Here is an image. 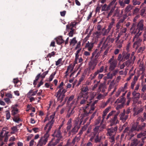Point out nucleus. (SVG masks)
<instances>
[{
    "instance_id": "1a4fd4ad",
    "label": "nucleus",
    "mask_w": 146,
    "mask_h": 146,
    "mask_svg": "<svg viewBox=\"0 0 146 146\" xmlns=\"http://www.w3.org/2000/svg\"><path fill=\"white\" fill-rule=\"evenodd\" d=\"M142 141V140L141 141L137 139H134L132 140L130 146H143L144 144Z\"/></svg>"
},
{
    "instance_id": "39448f33",
    "label": "nucleus",
    "mask_w": 146,
    "mask_h": 146,
    "mask_svg": "<svg viewBox=\"0 0 146 146\" xmlns=\"http://www.w3.org/2000/svg\"><path fill=\"white\" fill-rule=\"evenodd\" d=\"M74 25L71 23L66 25V30L69 32L68 35L70 37H72L76 32V30L73 28Z\"/></svg>"
},
{
    "instance_id": "3c124183",
    "label": "nucleus",
    "mask_w": 146,
    "mask_h": 146,
    "mask_svg": "<svg viewBox=\"0 0 146 146\" xmlns=\"http://www.w3.org/2000/svg\"><path fill=\"white\" fill-rule=\"evenodd\" d=\"M58 138L56 140L55 142L53 143V146H54L55 145H56L57 143H58L60 140H61L62 138Z\"/></svg>"
},
{
    "instance_id": "4d7b16f0",
    "label": "nucleus",
    "mask_w": 146,
    "mask_h": 146,
    "mask_svg": "<svg viewBox=\"0 0 146 146\" xmlns=\"http://www.w3.org/2000/svg\"><path fill=\"white\" fill-rule=\"evenodd\" d=\"M127 122H126L124 124H123V125L121 127H120L119 128V130L120 131H122L124 128L125 127V128L126 127H127Z\"/></svg>"
},
{
    "instance_id": "79ce46f5",
    "label": "nucleus",
    "mask_w": 146,
    "mask_h": 146,
    "mask_svg": "<svg viewBox=\"0 0 146 146\" xmlns=\"http://www.w3.org/2000/svg\"><path fill=\"white\" fill-rule=\"evenodd\" d=\"M141 0H133V4L134 5H139L141 2L140 1Z\"/></svg>"
},
{
    "instance_id": "cd10ccee",
    "label": "nucleus",
    "mask_w": 146,
    "mask_h": 146,
    "mask_svg": "<svg viewBox=\"0 0 146 146\" xmlns=\"http://www.w3.org/2000/svg\"><path fill=\"white\" fill-rule=\"evenodd\" d=\"M106 88L105 84L104 83H101L99 87L98 91H102V92L104 93Z\"/></svg>"
},
{
    "instance_id": "2eb2a0df",
    "label": "nucleus",
    "mask_w": 146,
    "mask_h": 146,
    "mask_svg": "<svg viewBox=\"0 0 146 146\" xmlns=\"http://www.w3.org/2000/svg\"><path fill=\"white\" fill-rule=\"evenodd\" d=\"M110 125L111 126L115 125L119 123V121L116 117H114L110 121Z\"/></svg>"
},
{
    "instance_id": "20e7f679",
    "label": "nucleus",
    "mask_w": 146,
    "mask_h": 146,
    "mask_svg": "<svg viewBox=\"0 0 146 146\" xmlns=\"http://www.w3.org/2000/svg\"><path fill=\"white\" fill-rule=\"evenodd\" d=\"M49 137L48 132L46 131V133L42 137L38 142V146H43L48 141V138Z\"/></svg>"
},
{
    "instance_id": "412c9836",
    "label": "nucleus",
    "mask_w": 146,
    "mask_h": 146,
    "mask_svg": "<svg viewBox=\"0 0 146 146\" xmlns=\"http://www.w3.org/2000/svg\"><path fill=\"white\" fill-rule=\"evenodd\" d=\"M110 63V65L109 68V70L110 71H113L116 67L117 62L116 61L113 60Z\"/></svg>"
},
{
    "instance_id": "5fc2aeb1",
    "label": "nucleus",
    "mask_w": 146,
    "mask_h": 146,
    "mask_svg": "<svg viewBox=\"0 0 146 146\" xmlns=\"http://www.w3.org/2000/svg\"><path fill=\"white\" fill-rule=\"evenodd\" d=\"M65 96V94H62L61 95V96H60V99H58V98H57V100L58 101L60 100V102H62Z\"/></svg>"
},
{
    "instance_id": "6e6552de",
    "label": "nucleus",
    "mask_w": 146,
    "mask_h": 146,
    "mask_svg": "<svg viewBox=\"0 0 146 146\" xmlns=\"http://www.w3.org/2000/svg\"><path fill=\"white\" fill-rule=\"evenodd\" d=\"M8 132H6L5 131L3 130L0 133V141H2L3 138L5 137L4 141L5 142H7L8 138Z\"/></svg>"
},
{
    "instance_id": "8fccbe9b",
    "label": "nucleus",
    "mask_w": 146,
    "mask_h": 146,
    "mask_svg": "<svg viewBox=\"0 0 146 146\" xmlns=\"http://www.w3.org/2000/svg\"><path fill=\"white\" fill-rule=\"evenodd\" d=\"M101 120V117L100 116L98 117V118L96 120L95 123V125H98L100 122Z\"/></svg>"
},
{
    "instance_id": "aec40b11",
    "label": "nucleus",
    "mask_w": 146,
    "mask_h": 146,
    "mask_svg": "<svg viewBox=\"0 0 146 146\" xmlns=\"http://www.w3.org/2000/svg\"><path fill=\"white\" fill-rule=\"evenodd\" d=\"M137 139L140 140L141 141L142 140L143 143L144 144L145 141L146 140V137L143 136L142 133L138 134L137 135Z\"/></svg>"
},
{
    "instance_id": "864d4df0",
    "label": "nucleus",
    "mask_w": 146,
    "mask_h": 146,
    "mask_svg": "<svg viewBox=\"0 0 146 146\" xmlns=\"http://www.w3.org/2000/svg\"><path fill=\"white\" fill-rule=\"evenodd\" d=\"M121 26V23L118 22L116 25V30L117 31H119V29H120Z\"/></svg>"
},
{
    "instance_id": "e433bc0d",
    "label": "nucleus",
    "mask_w": 146,
    "mask_h": 146,
    "mask_svg": "<svg viewBox=\"0 0 146 146\" xmlns=\"http://www.w3.org/2000/svg\"><path fill=\"white\" fill-rule=\"evenodd\" d=\"M110 44L107 42V41L105 40L101 48L102 50L105 49Z\"/></svg>"
},
{
    "instance_id": "393cba45",
    "label": "nucleus",
    "mask_w": 146,
    "mask_h": 146,
    "mask_svg": "<svg viewBox=\"0 0 146 146\" xmlns=\"http://www.w3.org/2000/svg\"><path fill=\"white\" fill-rule=\"evenodd\" d=\"M96 104V102H94L92 103H88V104H89V106L87 108V110H89V109L90 108V109L89 110V113H91L92 112L91 111H93L95 109L94 105Z\"/></svg>"
},
{
    "instance_id": "f704fd0d",
    "label": "nucleus",
    "mask_w": 146,
    "mask_h": 146,
    "mask_svg": "<svg viewBox=\"0 0 146 146\" xmlns=\"http://www.w3.org/2000/svg\"><path fill=\"white\" fill-rule=\"evenodd\" d=\"M102 32L100 31H98L94 33V35L96 38H98L101 37V35L102 34Z\"/></svg>"
},
{
    "instance_id": "ddd939ff",
    "label": "nucleus",
    "mask_w": 146,
    "mask_h": 146,
    "mask_svg": "<svg viewBox=\"0 0 146 146\" xmlns=\"http://www.w3.org/2000/svg\"><path fill=\"white\" fill-rule=\"evenodd\" d=\"M54 117H53L52 118L51 120L50 121L48 122V123L45 126L44 128V130H46L48 127V129L46 131V132H47L49 133V131L51 129V128H52L53 126V125L54 122Z\"/></svg>"
},
{
    "instance_id": "9b49d317",
    "label": "nucleus",
    "mask_w": 146,
    "mask_h": 146,
    "mask_svg": "<svg viewBox=\"0 0 146 146\" xmlns=\"http://www.w3.org/2000/svg\"><path fill=\"white\" fill-rule=\"evenodd\" d=\"M141 32L140 33V34L139 35H138V33H137L134 37L133 40V41H134L135 39H136V40L137 41L134 43V45H135L136 46L135 49L136 50L139 47L140 42L141 41V40L139 38V36L141 35Z\"/></svg>"
},
{
    "instance_id": "680f3d73",
    "label": "nucleus",
    "mask_w": 146,
    "mask_h": 146,
    "mask_svg": "<svg viewBox=\"0 0 146 146\" xmlns=\"http://www.w3.org/2000/svg\"><path fill=\"white\" fill-rule=\"evenodd\" d=\"M90 32L87 35L84 39L83 40L84 42H86L87 40L88 39V38L90 36Z\"/></svg>"
},
{
    "instance_id": "4be33fe9",
    "label": "nucleus",
    "mask_w": 146,
    "mask_h": 146,
    "mask_svg": "<svg viewBox=\"0 0 146 146\" xmlns=\"http://www.w3.org/2000/svg\"><path fill=\"white\" fill-rule=\"evenodd\" d=\"M74 112V108H69L67 111L66 117L69 118L70 116L73 115Z\"/></svg>"
},
{
    "instance_id": "7c9ffc66",
    "label": "nucleus",
    "mask_w": 146,
    "mask_h": 146,
    "mask_svg": "<svg viewBox=\"0 0 146 146\" xmlns=\"http://www.w3.org/2000/svg\"><path fill=\"white\" fill-rule=\"evenodd\" d=\"M110 108V107H108V108H106L103 112V114L102 115V118H103L102 121L105 118V117L106 115L107 114L108 112L109 111V110Z\"/></svg>"
},
{
    "instance_id": "c9c22d12",
    "label": "nucleus",
    "mask_w": 146,
    "mask_h": 146,
    "mask_svg": "<svg viewBox=\"0 0 146 146\" xmlns=\"http://www.w3.org/2000/svg\"><path fill=\"white\" fill-rule=\"evenodd\" d=\"M103 121H102L100 123V125L99 126V132L102 131L103 130V129L106 127V126L104 124H102Z\"/></svg>"
},
{
    "instance_id": "a18cd8bd",
    "label": "nucleus",
    "mask_w": 146,
    "mask_h": 146,
    "mask_svg": "<svg viewBox=\"0 0 146 146\" xmlns=\"http://www.w3.org/2000/svg\"><path fill=\"white\" fill-rule=\"evenodd\" d=\"M124 105V104H123V103L119 104L117 105L116 108V109L117 110H118L119 109L122 108L123 107Z\"/></svg>"
},
{
    "instance_id": "9d476101",
    "label": "nucleus",
    "mask_w": 146,
    "mask_h": 146,
    "mask_svg": "<svg viewBox=\"0 0 146 146\" xmlns=\"http://www.w3.org/2000/svg\"><path fill=\"white\" fill-rule=\"evenodd\" d=\"M76 125H74V127H73L71 131H69V133H68V136L69 137L71 135H73L75 134L78 132L80 128V127L77 124V123H76Z\"/></svg>"
},
{
    "instance_id": "774afa93",
    "label": "nucleus",
    "mask_w": 146,
    "mask_h": 146,
    "mask_svg": "<svg viewBox=\"0 0 146 146\" xmlns=\"http://www.w3.org/2000/svg\"><path fill=\"white\" fill-rule=\"evenodd\" d=\"M66 13V11H62L60 12L61 16L62 17H64Z\"/></svg>"
},
{
    "instance_id": "58836bf2",
    "label": "nucleus",
    "mask_w": 146,
    "mask_h": 146,
    "mask_svg": "<svg viewBox=\"0 0 146 146\" xmlns=\"http://www.w3.org/2000/svg\"><path fill=\"white\" fill-rule=\"evenodd\" d=\"M56 71H55L54 72H53L52 73V74L50 75V77H49V80H48V81L49 82H50L52 80H53V78H54V76L56 74Z\"/></svg>"
},
{
    "instance_id": "338daca9",
    "label": "nucleus",
    "mask_w": 146,
    "mask_h": 146,
    "mask_svg": "<svg viewBox=\"0 0 146 146\" xmlns=\"http://www.w3.org/2000/svg\"><path fill=\"white\" fill-rule=\"evenodd\" d=\"M63 85L64 82H61L59 85L58 87H57V89L58 88H62L63 89V88L62 87V86Z\"/></svg>"
},
{
    "instance_id": "e2e57ef3",
    "label": "nucleus",
    "mask_w": 146,
    "mask_h": 146,
    "mask_svg": "<svg viewBox=\"0 0 146 146\" xmlns=\"http://www.w3.org/2000/svg\"><path fill=\"white\" fill-rule=\"evenodd\" d=\"M86 100L85 99H82L81 100L80 102V104H84L86 103Z\"/></svg>"
},
{
    "instance_id": "423d86ee",
    "label": "nucleus",
    "mask_w": 146,
    "mask_h": 146,
    "mask_svg": "<svg viewBox=\"0 0 146 146\" xmlns=\"http://www.w3.org/2000/svg\"><path fill=\"white\" fill-rule=\"evenodd\" d=\"M18 106L17 104L13 106L12 107L11 111V115L14 116L13 120L14 121L17 122H18V117H15V115L18 112V110L17 107Z\"/></svg>"
},
{
    "instance_id": "2f4dec72",
    "label": "nucleus",
    "mask_w": 146,
    "mask_h": 146,
    "mask_svg": "<svg viewBox=\"0 0 146 146\" xmlns=\"http://www.w3.org/2000/svg\"><path fill=\"white\" fill-rule=\"evenodd\" d=\"M77 42V41L76 40V38L74 37L72 39L70 40V45L74 46Z\"/></svg>"
},
{
    "instance_id": "052dcab7",
    "label": "nucleus",
    "mask_w": 146,
    "mask_h": 146,
    "mask_svg": "<svg viewBox=\"0 0 146 146\" xmlns=\"http://www.w3.org/2000/svg\"><path fill=\"white\" fill-rule=\"evenodd\" d=\"M113 76L112 74H110V73H108L107 75V77L108 79H112L113 78Z\"/></svg>"
},
{
    "instance_id": "6ab92c4d",
    "label": "nucleus",
    "mask_w": 146,
    "mask_h": 146,
    "mask_svg": "<svg viewBox=\"0 0 146 146\" xmlns=\"http://www.w3.org/2000/svg\"><path fill=\"white\" fill-rule=\"evenodd\" d=\"M94 46V43L92 42H89V41L86 43L85 46V47L87 48L88 50L89 51H91L93 48Z\"/></svg>"
},
{
    "instance_id": "a19ab883",
    "label": "nucleus",
    "mask_w": 146,
    "mask_h": 146,
    "mask_svg": "<svg viewBox=\"0 0 146 146\" xmlns=\"http://www.w3.org/2000/svg\"><path fill=\"white\" fill-rule=\"evenodd\" d=\"M132 9V7L131 5L127 6L125 9V13L129 12Z\"/></svg>"
},
{
    "instance_id": "a878e982",
    "label": "nucleus",
    "mask_w": 146,
    "mask_h": 146,
    "mask_svg": "<svg viewBox=\"0 0 146 146\" xmlns=\"http://www.w3.org/2000/svg\"><path fill=\"white\" fill-rule=\"evenodd\" d=\"M54 135L57 138H62L61 131L59 130H56L54 132V134L52 135V136Z\"/></svg>"
},
{
    "instance_id": "49530a36",
    "label": "nucleus",
    "mask_w": 146,
    "mask_h": 146,
    "mask_svg": "<svg viewBox=\"0 0 146 146\" xmlns=\"http://www.w3.org/2000/svg\"><path fill=\"white\" fill-rule=\"evenodd\" d=\"M84 76H82L79 79V81L77 84V85L78 86H79L81 84V82H82L84 80Z\"/></svg>"
},
{
    "instance_id": "dca6fc26",
    "label": "nucleus",
    "mask_w": 146,
    "mask_h": 146,
    "mask_svg": "<svg viewBox=\"0 0 146 146\" xmlns=\"http://www.w3.org/2000/svg\"><path fill=\"white\" fill-rule=\"evenodd\" d=\"M80 90L81 92L83 93H87V95H88L89 94L88 92L89 90V89L87 85H83L81 87Z\"/></svg>"
},
{
    "instance_id": "de8ad7c7",
    "label": "nucleus",
    "mask_w": 146,
    "mask_h": 146,
    "mask_svg": "<svg viewBox=\"0 0 146 146\" xmlns=\"http://www.w3.org/2000/svg\"><path fill=\"white\" fill-rule=\"evenodd\" d=\"M35 95V94H34V92H33V90H30L27 94L28 96L29 97L34 96Z\"/></svg>"
},
{
    "instance_id": "69168bd1",
    "label": "nucleus",
    "mask_w": 146,
    "mask_h": 146,
    "mask_svg": "<svg viewBox=\"0 0 146 146\" xmlns=\"http://www.w3.org/2000/svg\"><path fill=\"white\" fill-rule=\"evenodd\" d=\"M96 135L94 133L93 135L91 137V138L89 140V141H91V142H93L94 141V138Z\"/></svg>"
},
{
    "instance_id": "f8f14e48",
    "label": "nucleus",
    "mask_w": 146,
    "mask_h": 146,
    "mask_svg": "<svg viewBox=\"0 0 146 146\" xmlns=\"http://www.w3.org/2000/svg\"><path fill=\"white\" fill-rule=\"evenodd\" d=\"M133 125H136V131L142 130L145 127L146 125L144 123H141L140 125L139 124L138 122H136L133 123Z\"/></svg>"
},
{
    "instance_id": "c756f323",
    "label": "nucleus",
    "mask_w": 146,
    "mask_h": 146,
    "mask_svg": "<svg viewBox=\"0 0 146 146\" xmlns=\"http://www.w3.org/2000/svg\"><path fill=\"white\" fill-rule=\"evenodd\" d=\"M80 137H77L76 136L72 140V142L70 144L71 145L73 146L76 141L78 142L80 139Z\"/></svg>"
},
{
    "instance_id": "473e14b6",
    "label": "nucleus",
    "mask_w": 146,
    "mask_h": 146,
    "mask_svg": "<svg viewBox=\"0 0 146 146\" xmlns=\"http://www.w3.org/2000/svg\"><path fill=\"white\" fill-rule=\"evenodd\" d=\"M101 139V137L99 136V134H97L95 137L94 141L96 143H99L100 142Z\"/></svg>"
},
{
    "instance_id": "7ed1b4c3",
    "label": "nucleus",
    "mask_w": 146,
    "mask_h": 146,
    "mask_svg": "<svg viewBox=\"0 0 146 146\" xmlns=\"http://www.w3.org/2000/svg\"><path fill=\"white\" fill-rule=\"evenodd\" d=\"M100 52L97 49H96L92 53V56L91 59L92 62L96 65L99 59V56H100Z\"/></svg>"
},
{
    "instance_id": "6e6d98bb",
    "label": "nucleus",
    "mask_w": 146,
    "mask_h": 146,
    "mask_svg": "<svg viewBox=\"0 0 146 146\" xmlns=\"http://www.w3.org/2000/svg\"><path fill=\"white\" fill-rule=\"evenodd\" d=\"M62 58H60L58 59V60L56 62V65L58 66L60 64L62 61Z\"/></svg>"
},
{
    "instance_id": "f03ea898",
    "label": "nucleus",
    "mask_w": 146,
    "mask_h": 146,
    "mask_svg": "<svg viewBox=\"0 0 146 146\" xmlns=\"http://www.w3.org/2000/svg\"><path fill=\"white\" fill-rule=\"evenodd\" d=\"M136 125L133 124L130 129L129 127H127L123 131V133H126V135H129L131 137H133L135 134V132L136 131Z\"/></svg>"
},
{
    "instance_id": "0e129e2a",
    "label": "nucleus",
    "mask_w": 146,
    "mask_h": 146,
    "mask_svg": "<svg viewBox=\"0 0 146 146\" xmlns=\"http://www.w3.org/2000/svg\"><path fill=\"white\" fill-rule=\"evenodd\" d=\"M118 70L117 69L113 70L111 73L113 76H115L118 73Z\"/></svg>"
},
{
    "instance_id": "37998d69",
    "label": "nucleus",
    "mask_w": 146,
    "mask_h": 146,
    "mask_svg": "<svg viewBox=\"0 0 146 146\" xmlns=\"http://www.w3.org/2000/svg\"><path fill=\"white\" fill-rule=\"evenodd\" d=\"M55 52L52 51L51 53H48L46 56L47 58H51L52 56H54L55 55Z\"/></svg>"
},
{
    "instance_id": "c85d7f7f",
    "label": "nucleus",
    "mask_w": 146,
    "mask_h": 146,
    "mask_svg": "<svg viewBox=\"0 0 146 146\" xmlns=\"http://www.w3.org/2000/svg\"><path fill=\"white\" fill-rule=\"evenodd\" d=\"M126 98L125 97H120L118 98L115 102V103H119L125 104Z\"/></svg>"
},
{
    "instance_id": "f257e3e1",
    "label": "nucleus",
    "mask_w": 146,
    "mask_h": 146,
    "mask_svg": "<svg viewBox=\"0 0 146 146\" xmlns=\"http://www.w3.org/2000/svg\"><path fill=\"white\" fill-rule=\"evenodd\" d=\"M117 127L116 126L114 127H111L107 129V135L109 136L108 138L109 141L111 143L112 145L115 141V137L117 132Z\"/></svg>"
},
{
    "instance_id": "09e8293b",
    "label": "nucleus",
    "mask_w": 146,
    "mask_h": 146,
    "mask_svg": "<svg viewBox=\"0 0 146 146\" xmlns=\"http://www.w3.org/2000/svg\"><path fill=\"white\" fill-rule=\"evenodd\" d=\"M11 129L12 131L11 132L12 134L17 132V128L16 126H13L11 127Z\"/></svg>"
},
{
    "instance_id": "13d9d810",
    "label": "nucleus",
    "mask_w": 146,
    "mask_h": 146,
    "mask_svg": "<svg viewBox=\"0 0 146 146\" xmlns=\"http://www.w3.org/2000/svg\"><path fill=\"white\" fill-rule=\"evenodd\" d=\"M96 111H95L92 114L89 120L90 123V122L91 120L96 115Z\"/></svg>"
},
{
    "instance_id": "5701e85b",
    "label": "nucleus",
    "mask_w": 146,
    "mask_h": 146,
    "mask_svg": "<svg viewBox=\"0 0 146 146\" xmlns=\"http://www.w3.org/2000/svg\"><path fill=\"white\" fill-rule=\"evenodd\" d=\"M137 29L138 31V33H138V35H139L140 34V33L139 34L140 31H142L143 29V22L141 21L139 22L137 25Z\"/></svg>"
},
{
    "instance_id": "bb28decb",
    "label": "nucleus",
    "mask_w": 146,
    "mask_h": 146,
    "mask_svg": "<svg viewBox=\"0 0 146 146\" xmlns=\"http://www.w3.org/2000/svg\"><path fill=\"white\" fill-rule=\"evenodd\" d=\"M57 44L60 45L64 42V40L63 39L62 36H59L55 38Z\"/></svg>"
},
{
    "instance_id": "bf43d9fd",
    "label": "nucleus",
    "mask_w": 146,
    "mask_h": 146,
    "mask_svg": "<svg viewBox=\"0 0 146 146\" xmlns=\"http://www.w3.org/2000/svg\"><path fill=\"white\" fill-rule=\"evenodd\" d=\"M67 126L66 128V130L68 132V133H69V131H71V129L72 126V125H67Z\"/></svg>"
},
{
    "instance_id": "b1692460",
    "label": "nucleus",
    "mask_w": 146,
    "mask_h": 146,
    "mask_svg": "<svg viewBox=\"0 0 146 146\" xmlns=\"http://www.w3.org/2000/svg\"><path fill=\"white\" fill-rule=\"evenodd\" d=\"M112 36V33L111 35H109L106 38V40L108 42V43L110 44V43H112L114 41L115 38H111Z\"/></svg>"
},
{
    "instance_id": "4c0bfd02",
    "label": "nucleus",
    "mask_w": 146,
    "mask_h": 146,
    "mask_svg": "<svg viewBox=\"0 0 146 146\" xmlns=\"http://www.w3.org/2000/svg\"><path fill=\"white\" fill-rule=\"evenodd\" d=\"M94 133L95 135L99 134V126H96L93 129Z\"/></svg>"
},
{
    "instance_id": "f3484780",
    "label": "nucleus",
    "mask_w": 146,
    "mask_h": 146,
    "mask_svg": "<svg viewBox=\"0 0 146 146\" xmlns=\"http://www.w3.org/2000/svg\"><path fill=\"white\" fill-rule=\"evenodd\" d=\"M88 96L87 95V93H83L80 92V93L79 94L77 99L78 100H81L82 98L83 99H88Z\"/></svg>"
},
{
    "instance_id": "a211bd4d",
    "label": "nucleus",
    "mask_w": 146,
    "mask_h": 146,
    "mask_svg": "<svg viewBox=\"0 0 146 146\" xmlns=\"http://www.w3.org/2000/svg\"><path fill=\"white\" fill-rule=\"evenodd\" d=\"M130 54L125 51H124L122 53V60L123 61L128 60L129 58Z\"/></svg>"
},
{
    "instance_id": "0eeeda50",
    "label": "nucleus",
    "mask_w": 146,
    "mask_h": 146,
    "mask_svg": "<svg viewBox=\"0 0 146 146\" xmlns=\"http://www.w3.org/2000/svg\"><path fill=\"white\" fill-rule=\"evenodd\" d=\"M89 104H87L86 105L84 106L82 110L80 109L79 110L80 113L81 114V118L83 119L84 117L87 116L88 115V113L87 111V108L89 106Z\"/></svg>"
},
{
    "instance_id": "603ef678",
    "label": "nucleus",
    "mask_w": 146,
    "mask_h": 146,
    "mask_svg": "<svg viewBox=\"0 0 146 146\" xmlns=\"http://www.w3.org/2000/svg\"><path fill=\"white\" fill-rule=\"evenodd\" d=\"M107 6V5L106 4H105L102 6L101 11H108V9H106Z\"/></svg>"
},
{
    "instance_id": "4468645a",
    "label": "nucleus",
    "mask_w": 146,
    "mask_h": 146,
    "mask_svg": "<svg viewBox=\"0 0 146 146\" xmlns=\"http://www.w3.org/2000/svg\"><path fill=\"white\" fill-rule=\"evenodd\" d=\"M120 119L122 121L124 122H125L128 118L129 115H126L125 113V110H124L123 112L119 115Z\"/></svg>"
},
{
    "instance_id": "72a5a7b5",
    "label": "nucleus",
    "mask_w": 146,
    "mask_h": 146,
    "mask_svg": "<svg viewBox=\"0 0 146 146\" xmlns=\"http://www.w3.org/2000/svg\"><path fill=\"white\" fill-rule=\"evenodd\" d=\"M59 89V90L56 93V94L55 95V96L56 98H58V99H60V96H61V95L62 94V88Z\"/></svg>"
},
{
    "instance_id": "c03bdc74",
    "label": "nucleus",
    "mask_w": 146,
    "mask_h": 146,
    "mask_svg": "<svg viewBox=\"0 0 146 146\" xmlns=\"http://www.w3.org/2000/svg\"><path fill=\"white\" fill-rule=\"evenodd\" d=\"M6 119H10L11 117V115L10 112L9 110H7L6 111Z\"/></svg>"
},
{
    "instance_id": "ea45409f",
    "label": "nucleus",
    "mask_w": 146,
    "mask_h": 146,
    "mask_svg": "<svg viewBox=\"0 0 146 146\" xmlns=\"http://www.w3.org/2000/svg\"><path fill=\"white\" fill-rule=\"evenodd\" d=\"M49 71L47 70L46 71L44 72L42 74H40V77L43 80V79L45 77V76L48 74Z\"/></svg>"
}]
</instances>
